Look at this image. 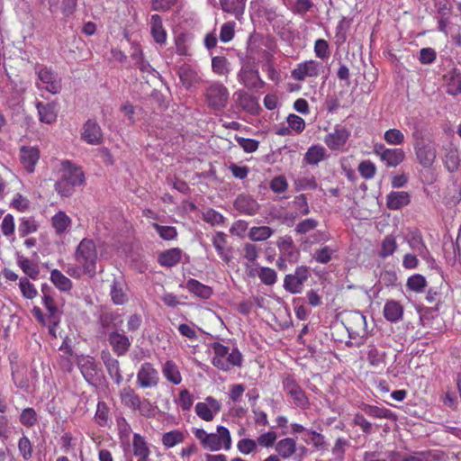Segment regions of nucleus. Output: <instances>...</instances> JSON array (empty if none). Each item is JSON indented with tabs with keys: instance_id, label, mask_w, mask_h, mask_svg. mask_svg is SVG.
Segmentation results:
<instances>
[{
	"instance_id": "53",
	"label": "nucleus",
	"mask_w": 461,
	"mask_h": 461,
	"mask_svg": "<svg viewBox=\"0 0 461 461\" xmlns=\"http://www.w3.org/2000/svg\"><path fill=\"white\" fill-rule=\"evenodd\" d=\"M408 243L412 249L418 251L422 257H425L426 254L429 253L420 233H412L411 238L408 240Z\"/></svg>"
},
{
	"instance_id": "51",
	"label": "nucleus",
	"mask_w": 461,
	"mask_h": 461,
	"mask_svg": "<svg viewBox=\"0 0 461 461\" xmlns=\"http://www.w3.org/2000/svg\"><path fill=\"white\" fill-rule=\"evenodd\" d=\"M396 248L397 244L395 239L391 235L386 236L382 241L379 256L382 258H387L393 254Z\"/></svg>"
},
{
	"instance_id": "63",
	"label": "nucleus",
	"mask_w": 461,
	"mask_h": 461,
	"mask_svg": "<svg viewBox=\"0 0 461 461\" xmlns=\"http://www.w3.org/2000/svg\"><path fill=\"white\" fill-rule=\"evenodd\" d=\"M293 204L299 214L304 216L310 213V207L308 205L307 197L304 194L295 196L293 201Z\"/></svg>"
},
{
	"instance_id": "20",
	"label": "nucleus",
	"mask_w": 461,
	"mask_h": 461,
	"mask_svg": "<svg viewBox=\"0 0 461 461\" xmlns=\"http://www.w3.org/2000/svg\"><path fill=\"white\" fill-rule=\"evenodd\" d=\"M236 103L246 112L256 114L258 113L260 106L258 99L245 92L244 90H239L234 93Z\"/></svg>"
},
{
	"instance_id": "56",
	"label": "nucleus",
	"mask_w": 461,
	"mask_h": 461,
	"mask_svg": "<svg viewBox=\"0 0 461 461\" xmlns=\"http://www.w3.org/2000/svg\"><path fill=\"white\" fill-rule=\"evenodd\" d=\"M20 267L23 271L32 279H36L39 276L40 270L37 265L32 263L28 258H22L18 261Z\"/></svg>"
},
{
	"instance_id": "3",
	"label": "nucleus",
	"mask_w": 461,
	"mask_h": 461,
	"mask_svg": "<svg viewBox=\"0 0 461 461\" xmlns=\"http://www.w3.org/2000/svg\"><path fill=\"white\" fill-rule=\"evenodd\" d=\"M76 261L83 267L84 273L94 276L96 273L97 249L93 240L83 239L75 252Z\"/></svg>"
},
{
	"instance_id": "30",
	"label": "nucleus",
	"mask_w": 461,
	"mask_h": 461,
	"mask_svg": "<svg viewBox=\"0 0 461 461\" xmlns=\"http://www.w3.org/2000/svg\"><path fill=\"white\" fill-rule=\"evenodd\" d=\"M182 250L178 248L170 249L161 252L158 256V263L163 267L176 266L181 260Z\"/></svg>"
},
{
	"instance_id": "37",
	"label": "nucleus",
	"mask_w": 461,
	"mask_h": 461,
	"mask_svg": "<svg viewBox=\"0 0 461 461\" xmlns=\"http://www.w3.org/2000/svg\"><path fill=\"white\" fill-rule=\"evenodd\" d=\"M50 280L53 285L60 291L68 292L72 288L71 280L58 269H53L50 272Z\"/></svg>"
},
{
	"instance_id": "8",
	"label": "nucleus",
	"mask_w": 461,
	"mask_h": 461,
	"mask_svg": "<svg viewBox=\"0 0 461 461\" xmlns=\"http://www.w3.org/2000/svg\"><path fill=\"white\" fill-rule=\"evenodd\" d=\"M310 268L306 266H300L295 268L294 273L288 274L284 279V288L290 294H296L303 291L305 282L310 277Z\"/></svg>"
},
{
	"instance_id": "60",
	"label": "nucleus",
	"mask_w": 461,
	"mask_h": 461,
	"mask_svg": "<svg viewBox=\"0 0 461 461\" xmlns=\"http://www.w3.org/2000/svg\"><path fill=\"white\" fill-rule=\"evenodd\" d=\"M152 226L159 234L160 238L165 240H174L177 235V231L173 226H162L158 223H153Z\"/></svg>"
},
{
	"instance_id": "17",
	"label": "nucleus",
	"mask_w": 461,
	"mask_h": 461,
	"mask_svg": "<svg viewBox=\"0 0 461 461\" xmlns=\"http://www.w3.org/2000/svg\"><path fill=\"white\" fill-rule=\"evenodd\" d=\"M81 138L91 145H99L103 141V131L95 120L89 119L83 125Z\"/></svg>"
},
{
	"instance_id": "45",
	"label": "nucleus",
	"mask_w": 461,
	"mask_h": 461,
	"mask_svg": "<svg viewBox=\"0 0 461 461\" xmlns=\"http://www.w3.org/2000/svg\"><path fill=\"white\" fill-rule=\"evenodd\" d=\"M274 230L268 226L252 227L249 238L253 241H264L272 236Z\"/></svg>"
},
{
	"instance_id": "52",
	"label": "nucleus",
	"mask_w": 461,
	"mask_h": 461,
	"mask_svg": "<svg viewBox=\"0 0 461 461\" xmlns=\"http://www.w3.org/2000/svg\"><path fill=\"white\" fill-rule=\"evenodd\" d=\"M384 139L389 145H401L404 142V135L398 129H389L384 134Z\"/></svg>"
},
{
	"instance_id": "42",
	"label": "nucleus",
	"mask_w": 461,
	"mask_h": 461,
	"mask_svg": "<svg viewBox=\"0 0 461 461\" xmlns=\"http://www.w3.org/2000/svg\"><path fill=\"white\" fill-rule=\"evenodd\" d=\"M326 150L320 145H314L309 148L307 150L304 159L310 165H317L319 162L324 159Z\"/></svg>"
},
{
	"instance_id": "35",
	"label": "nucleus",
	"mask_w": 461,
	"mask_h": 461,
	"mask_svg": "<svg viewBox=\"0 0 461 461\" xmlns=\"http://www.w3.org/2000/svg\"><path fill=\"white\" fill-rule=\"evenodd\" d=\"M132 451L133 455L137 457H145L149 456L150 455V449L148 443L145 438L138 433L133 435Z\"/></svg>"
},
{
	"instance_id": "22",
	"label": "nucleus",
	"mask_w": 461,
	"mask_h": 461,
	"mask_svg": "<svg viewBox=\"0 0 461 461\" xmlns=\"http://www.w3.org/2000/svg\"><path fill=\"white\" fill-rule=\"evenodd\" d=\"M40 158V151L35 147L23 146L20 149V159L24 168L29 173H32L35 165Z\"/></svg>"
},
{
	"instance_id": "28",
	"label": "nucleus",
	"mask_w": 461,
	"mask_h": 461,
	"mask_svg": "<svg viewBox=\"0 0 461 461\" xmlns=\"http://www.w3.org/2000/svg\"><path fill=\"white\" fill-rule=\"evenodd\" d=\"M384 316L391 322H397L402 319L403 306L395 300H388L384 306Z\"/></svg>"
},
{
	"instance_id": "26",
	"label": "nucleus",
	"mask_w": 461,
	"mask_h": 461,
	"mask_svg": "<svg viewBox=\"0 0 461 461\" xmlns=\"http://www.w3.org/2000/svg\"><path fill=\"white\" fill-rule=\"evenodd\" d=\"M150 33L154 41L158 44H165L167 41V32L162 24V19L158 14H153L149 22Z\"/></svg>"
},
{
	"instance_id": "21",
	"label": "nucleus",
	"mask_w": 461,
	"mask_h": 461,
	"mask_svg": "<svg viewBox=\"0 0 461 461\" xmlns=\"http://www.w3.org/2000/svg\"><path fill=\"white\" fill-rule=\"evenodd\" d=\"M234 208L241 213L255 215L259 211L258 203L249 195L240 194L234 201Z\"/></svg>"
},
{
	"instance_id": "29",
	"label": "nucleus",
	"mask_w": 461,
	"mask_h": 461,
	"mask_svg": "<svg viewBox=\"0 0 461 461\" xmlns=\"http://www.w3.org/2000/svg\"><path fill=\"white\" fill-rule=\"evenodd\" d=\"M212 241L221 259L229 263L231 260V250L226 247V235L219 231L213 236Z\"/></svg>"
},
{
	"instance_id": "62",
	"label": "nucleus",
	"mask_w": 461,
	"mask_h": 461,
	"mask_svg": "<svg viewBox=\"0 0 461 461\" xmlns=\"http://www.w3.org/2000/svg\"><path fill=\"white\" fill-rule=\"evenodd\" d=\"M104 366L115 384H120L122 381V375L121 374L119 361L117 359H113V361H110V363H106Z\"/></svg>"
},
{
	"instance_id": "41",
	"label": "nucleus",
	"mask_w": 461,
	"mask_h": 461,
	"mask_svg": "<svg viewBox=\"0 0 461 461\" xmlns=\"http://www.w3.org/2000/svg\"><path fill=\"white\" fill-rule=\"evenodd\" d=\"M43 304L50 314V322L58 326L60 321V312L51 295L42 296Z\"/></svg>"
},
{
	"instance_id": "27",
	"label": "nucleus",
	"mask_w": 461,
	"mask_h": 461,
	"mask_svg": "<svg viewBox=\"0 0 461 461\" xmlns=\"http://www.w3.org/2000/svg\"><path fill=\"white\" fill-rule=\"evenodd\" d=\"M410 194L405 191H393L386 197V206L390 210H399L410 203Z\"/></svg>"
},
{
	"instance_id": "9",
	"label": "nucleus",
	"mask_w": 461,
	"mask_h": 461,
	"mask_svg": "<svg viewBox=\"0 0 461 461\" xmlns=\"http://www.w3.org/2000/svg\"><path fill=\"white\" fill-rule=\"evenodd\" d=\"M77 366L85 380L91 385H96L100 381L102 369L93 357L81 356L77 359Z\"/></svg>"
},
{
	"instance_id": "50",
	"label": "nucleus",
	"mask_w": 461,
	"mask_h": 461,
	"mask_svg": "<svg viewBox=\"0 0 461 461\" xmlns=\"http://www.w3.org/2000/svg\"><path fill=\"white\" fill-rule=\"evenodd\" d=\"M122 322V320L120 319V315L115 312H106L100 316L101 326L104 329H108L110 327L117 329L119 324Z\"/></svg>"
},
{
	"instance_id": "6",
	"label": "nucleus",
	"mask_w": 461,
	"mask_h": 461,
	"mask_svg": "<svg viewBox=\"0 0 461 461\" xmlns=\"http://www.w3.org/2000/svg\"><path fill=\"white\" fill-rule=\"evenodd\" d=\"M342 322L351 339L363 338L367 334L366 317L360 312H345Z\"/></svg>"
},
{
	"instance_id": "61",
	"label": "nucleus",
	"mask_w": 461,
	"mask_h": 461,
	"mask_svg": "<svg viewBox=\"0 0 461 461\" xmlns=\"http://www.w3.org/2000/svg\"><path fill=\"white\" fill-rule=\"evenodd\" d=\"M18 449L21 454V456L25 459L28 460L32 456V445L31 440L28 437L23 436L18 442Z\"/></svg>"
},
{
	"instance_id": "36",
	"label": "nucleus",
	"mask_w": 461,
	"mask_h": 461,
	"mask_svg": "<svg viewBox=\"0 0 461 461\" xmlns=\"http://www.w3.org/2000/svg\"><path fill=\"white\" fill-rule=\"evenodd\" d=\"M362 411L368 416L372 418L377 419H387L393 420L394 419V414L386 408H382L370 404H364L362 406Z\"/></svg>"
},
{
	"instance_id": "59",
	"label": "nucleus",
	"mask_w": 461,
	"mask_h": 461,
	"mask_svg": "<svg viewBox=\"0 0 461 461\" xmlns=\"http://www.w3.org/2000/svg\"><path fill=\"white\" fill-rule=\"evenodd\" d=\"M258 277L266 285H272L276 282L277 275L274 269L263 267L259 269Z\"/></svg>"
},
{
	"instance_id": "39",
	"label": "nucleus",
	"mask_w": 461,
	"mask_h": 461,
	"mask_svg": "<svg viewBox=\"0 0 461 461\" xmlns=\"http://www.w3.org/2000/svg\"><path fill=\"white\" fill-rule=\"evenodd\" d=\"M36 107L38 110L41 122L49 124L55 122L57 118V113L55 112L54 105L50 104H43L42 103H38L36 104Z\"/></svg>"
},
{
	"instance_id": "11",
	"label": "nucleus",
	"mask_w": 461,
	"mask_h": 461,
	"mask_svg": "<svg viewBox=\"0 0 461 461\" xmlns=\"http://www.w3.org/2000/svg\"><path fill=\"white\" fill-rule=\"evenodd\" d=\"M231 447V438L230 431L223 426H218L217 433H210L208 435L204 448L212 451H217L221 448L230 449Z\"/></svg>"
},
{
	"instance_id": "34",
	"label": "nucleus",
	"mask_w": 461,
	"mask_h": 461,
	"mask_svg": "<svg viewBox=\"0 0 461 461\" xmlns=\"http://www.w3.org/2000/svg\"><path fill=\"white\" fill-rule=\"evenodd\" d=\"M405 158V153L402 149H389L384 152L383 162L387 167H397Z\"/></svg>"
},
{
	"instance_id": "40",
	"label": "nucleus",
	"mask_w": 461,
	"mask_h": 461,
	"mask_svg": "<svg viewBox=\"0 0 461 461\" xmlns=\"http://www.w3.org/2000/svg\"><path fill=\"white\" fill-rule=\"evenodd\" d=\"M246 0H220L222 10L239 17L243 14Z\"/></svg>"
},
{
	"instance_id": "2",
	"label": "nucleus",
	"mask_w": 461,
	"mask_h": 461,
	"mask_svg": "<svg viewBox=\"0 0 461 461\" xmlns=\"http://www.w3.org/2000/svg\"><path fill=\"white\" fill-rule=\"evenodd\" d=\"M213 350L212 364L221 371H230L233 366L240 367L243 362V356L238 348H233L230 352L229 348L220 342L211 344Z\"/></svg>"
},
{
	"instance_id": "43",
	"label": "nucleus",
	"mask_w": 461,
	"mask_h": 461,
	"mask_svg": "<svg viewBox=\"0 0 461 461\" xmlns=\"http://www.w3.org/2000/svg\"><path fill=\"white\" fill-rule=\"evenodd\" d=\"M446 92L451 95L461 94V73L452 72L447 81Z\"/></svg>"
},
{
	"instance_id": "13",
	"label": "nucleus",
	"mask_w": 461,
	"mask_h": 461,
	"mask_svg": "<svg viewBox=\"0 0 461 461\" xmlns=\"http://www.w3.org/2000/svg\"><path fill=\"white\" fill-rule=\"evenodd\" d=\"M158 372L151 363H143L137 373V384L140 388H150L158 385Z\"/></svg>"
},
{
	"instance_id": "44",
	"label": "nucleus",
	"mask_w": 461,
	"mask_h": 461,
	"mask_svg": "<svg viewBox=\"0 0 461 461\" xmlns=\"http://www.w3.org/2000/svg\"><path fill=\"white\" fill-rule=\"evenodd\" d=\"M70 223V218L64 212H59L52 217V226L58 234L65 232Z\"/></svg>"
},
{
	"instance_id": "55",
	"label": "nucleus",
	"mask_w": 461,
	"mask_h": 461,
	"mask_svg": "<svg viewBox=\"0 0 461 461\" xmlns=\"http://www.w3.org/2000/svg\"><path fill=\"white\" fill-rule=\"evenodd\" d=\"M38 421L37 413L33 408L24 409L20 415V422L25 427H32Z\"/></svg>"
},
{
	"instance_id": "24",
	"label": "nucleus",
	"mask_w": 461,
	"mask_h": 461,
	"mask_svg": "<svg viewBox=\"0 0 461 461\" xmlns=\"http://www.w3.org/2000/svg\"><path fill=\"white\" fill-rule=\"evenodd\" d=\"M178 76L182 85L189 89L195 86L202 81L201 77L193 68L189 65H183L178 69Z\"/></svg>"
},
{
	"instance_id": "46",
	"label": "nucleus",
	"mask_w": 461,
	"mask_h": 461,
	"mask_svg": "<svg viewBox=\"0 0 461 461\" xmlns=\"http://www.w3.org/2000/svg\"><path fill=\"white\" fill-rule=\"evenodd\" d=\"M111 297L115 304L122 305L127 302V294L123 290L122 285L114 280L111 286Z\"/></svg>"
},
{
	"instance_id": "1",
	"label": "nucleus",
	"mask_w": 461,
	"mask_h": 461,
	"mask_svg": "<svg viewBox=\"0 0 461 461\" xmlns=\"http://www.w3.org/2000/svg\"><path fill=\"white\" fill-rule=\"evenodd\" d=\"M62 175L55 184V190L61 196H70L76 186L85 183V174L79 167L73 165L70 161L65 160L61 163Z\"/></svg>"
},
{
	"instance_id": "47",
	"label": "nucleus",
	"mask_w": 461,
	"mask_h": 461,
	"mask_svg": "<svg viewBox=\"0 0 461 461\" xmlns=\"http://www.w3.org/2000/svg\"><path fill=\"white\" fill-rule=\"evenodd\" d=\"M38 225L32 217L22 218L18 226V232L21 237H25L31 233L36 232Z\"/></svg>"
},
{
	"instance_id": "16",
	"label": "nucleus",
	"mask_w": 461,
	"mask_h": 461,
	"mask_svg": "<svg viewBox=\"0 0 461 461\" xmlns=\"http://www.w3.org/2000/svg\"><path fill=\"white\" fill-rule=\"evenodd\" d=\"M414 149L419 163L424 168H429L433 165L437 156L434 146L430 143L420 141L414 145Z\"/></svg>"
},
{
	"instance_id": "57",
	"label": "nucleus",
	"mask_w": 461,
	"mask_h": 461,
	"mask_svg": "<svg viewBox=\"0 0 461 461\" xmlns=\"http://www.w3.org/2000/svg\"><path fill=\"white\" fill-rule=\"evenodd\" d=\"M392 461H429V454L425 452L415 453L414 455H402L394 453Z\"/></svg>"
},
{
	"instance_id": "38",
	"label": "nucleus",
	"mask_w": 461,
	"mask_h": 461,
	"mask_svg": "<svg viewBox=\"0 0 461 461\" xmlns=\"http://www.w3.org/2000/svg\"><path fill=\"white\" fill-rule=\"evenodd\" d=\"M185 438V434L179 430V429H174L168 432H166L162 435V444L167 448H171L177 444L183 443Z\"/></svg>"
},
{
	"instance_id": "19",
	"label": "nucleus",
	"mask_w": 461,
	"mask_h": 461,
	"mask_svg": "<svg viewBox=\"0 0 461 461\" xmlns=\"http://www.w3.org/2000/svg\"><path fill=\"white\" fill-rule=\"evenodd\" d=\"M239 81L249 89H259L264 82L259 77L258 71L249 67L242 68L238 74Z\"/></svg>"
},
{
	"instance_id": "18",
	"label": "nucleus",
	"mask_w": 461,
	"mask_h": 461,
	"mask_svg": "<svg viewBox=\"0 0 461 461\" xmlns=\"http://www.w3.org/2000/svg\"><path fill=\"white\" fill-rule=\"evenodd\" d=\"M108 341L113 351L118 357L124 356L129 351L131 345L130 339L124 333H121L117 330L108 335Z\"/></svg>"
},
{
	"instance_id": "64",
	"label": "nucleus",
	"mask_w": 461,
	"mask_h": 461,
	"mask_svg": "<svg viewBox=\"0 0 461 461\" xmlns=\"http://www.w3.org/2000/svg\"><path fill=\"white\" fill-rule=\"evenodd\" d=\"M358 172L365 179H371L375 175L376 167L373 162L365 160L359 164Z\"/></svg>"
},
{
	"instance_id": "33",
	"label": "nucleus",
	"mask_w": 461,
	"mask_h": 461,
	"mask_svg": "<svg viewBox=\"0 0 461 461\" xmlns=\"http://www.w3.org/2000/svg\"><path fill=\"white\" fill-rule=\"evenodd\" d=\"M162 373L166 379L173 384H179L182 381L180 371L172 360H167L162 366Z\"/></svg>"
},
{
	"instance_id": "49",
	"label": "nucleus",
	"mask_w": 461,
	"mask_h": 461,
	"mask_svg": "<svg viewBox=\"0 0 461 461\" xmlns=\"http://www.w3.org/2000/svg\"><path fill=\"white\" fill-rule=\"evenodd\" d=\"M335 252V249H332L330 246H323L322 248L318 249L314 251L312 258L318 263L327 264L331 260L332 255Z\"/></svg>"
},
{
	"instance_id": "12",
	"label": "nucleus",
	"mask_w": 461,
	"mask_h": 461,
	"mask_svg": "<svg viewBox=\"0 0 461 461\" xmlns=\"http://www.w3.org/2000/svg\"><path fill=\"white\" fill-rule=\"evenodd\" d=\"M349 136L350 131L346 127L337 124L333 131L325 136L323 140L330 150H341Z\"/></svg>"
},
{
	"instance_id": "54",
	"label": "nucleus",
	"mask_w": 461,
	"mask_h": 461,
	"mask_svg": "<svg viewBox=\"0 0 461 461\" xmlns=\"http://www.w3.org/2000/svg\"><path fill=\"white\" fill-rule=\"evenodd\" d=\"M426 279L421 275H413L407 280V287L416 293H420L426 286Z\"/></svg>"
},
{
	"instance_id": "10",
	"label": "nucleus",
	"mask_w": 461,
	"mask_h": 461,
	"mask_svg": "<svg viewBox=\"0 0 461 461\" xmlns=\"http://www.w3.org/2000/svg\"><path fill=\"white\" fill-rule=\"evenodd\" d=\"M38 86L56 95L61 91V78L59 75L46 67L41 68L38 71Z\"/></svg>"
},
{
	"instance_id": "4",
	"label": "nucleus",
	"mask_w": 461,
	"mask_h": 461,
	"mask_svg": "<svg viewBox=\"0 0 461 461\" xmlns=\"http://www.w3.org/2000/svg\"><path fill=\"white\" fill-rule=\"evenodd\" d=\"M228 88L219 81L207 82L203 91L204 102L207 107L214 112L223 111L229 101Z\"/></svg>"
},
{
	"instance_id": "58",
	"label": "nucleus",
	"mask_w": 461,
	"mask_h": 461,
	"mask_svg": "<svg viewBox=\"0 0 461 461\" xmlns=\"http://www.w3.org/2000/svg\"><path fill=\"white\" fill-rule=\"evenodd\" d=\"M95 419L100 426H104L107 424L109 419V408L104 402H99L97 403Z\"/></svg>"
},
{
	"instance_id": "15",
	"label": "nucleus",
	"mask_w": 461,
	"mask_h": 461,
	"mask_svg": "<svg viewBox=\"0 0 461 461\" xmlns=\"http://www.w3.org/2000/svg\"><path fill=\"white\" fill-rule=\"evenodd\" d=\"M221 404L219 401L212 396L205 398L204 402H200L195 404V413L199 418L205 421H212L214 414L221 411Z\"/></svg>"
},
{
	"instance_id": "48",
	"label": "nucleus",
	"mask_w": 461,
	"mask_h": 461,
	"mask_svg": "<svg viewBox=\"0 0 461 461\" xmlns=\"http://www.w3.org/2000/svg\"><path fill=\"white\" fill-rule=\"evenodd\" d=\"M212 71L219 76H226L229 72V61L225 57L216 56L212 59Z\"/></svg>"
},
{
	"instance_id": "32",
	"label": "nucleus",
	"mask_w": 461,
	"mask_h": 461,
	"mask_svg": "<svg viewBox=\"0 0 461 461\" xmlns=\"http://www.w3.org/2000/svg\"><path fill=\"white\" fill-rule=\"evenodd\" d=\"M276 451L281 457L289 458L296 451V442L291 438L281 439L276 444Z\"/></svg>"
},
{
	"instance_id": "25",
	"label": "nucleus",
	"mask_w": 461,
	"mask_h": 461,
	"mask_svg": "<svg viewBox=\"0 0 461 461\" xmlns=\"http://www.w3.org/2000/svg\"><path fill=\"white\" fill-rule=\"evenodd\" d=\"M277 247L280 250V257L286 258L291 262H295L299 257V251L294 245L291 237L285 236L277 241Z\"/></svg>"
},
{
	"instance_id": "5",
	"label": "nucleus",
	"mask_w": 461,
	"mask_h": 461,
	"mask_svg": "<svg viewBox=\"0 0 461 461\" xmlns=\"http://www.w3.org/2000/svg\"><path fill=\"white\" fill-rule=\"evenodd\" d=\"M122 403L131 410L139 411L140 414L145 417L153 415L154 410L149 401L140 399L131 386L123 387L120 391Z\"/></svg>"
},
{
	"instance_id": "31",
	"label": "nucleus",
	"mask_w": 461,
	"mask_h": 461,
	"mask_svg": "<svg viewBox=\"0 0 461 461\" xmlns=\"http://www.w3.org/2000/svg\"><path fill=\"white\" fill-rule=\"evenodd\" d=\"M185 287L190 293L203 299L210 298L212 294V290L210 286L205 285L193 278L186 282Z\"/></svg>"
},
{
	"instance_id": "23",
	"label": "nucleus",
	"mask_w": 461,
	"mask_h": 461,
	"mask_svg": "<svg viewBox=\"0 0 461 461\" xmlns=\"http://www.w3.org/2000/svg\"><path fill=\"white\" fill-rule=\"evenodd\" d=\"M385 352L370 345L366 350V360L371 367L376 371H382L386 366Z\"/></svg>"
},
{
	"instance_id": "7",
	"label": "nucleus",
	"mask_w": 461,
	"mask_h": 461,
	"mask_svg": "<svg viewBox=\"0 0 461 461\" xmlns=\"http://www.w3.org/2000/svg\"><path fill=\"white\" fill-rule=\"evenodd\" d=\"M282 384L284 391L292 399L295 406L302 410H306L310 407V401L308 397L294 375H285Z\"/></svg>"
},
{
	"instance_id": "14",
	"label": "nucleus",
	"mask_w": 461,
	"mask_h": 461,
	"mask_svg": "<svg viewBox=\"0 0 461 461\" xmlns=\"http://www.w3.org/2000/svg\"><path fill=\"white\" fill-rule=\"evenodd\" d=\"M322 66L320 62L311 59L299 63L292 70L291 76L297 81H304L306 77H316L320 75Z\"/></svg>"
}]
</instances>
